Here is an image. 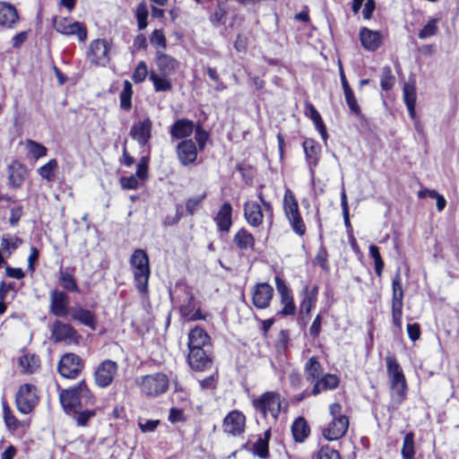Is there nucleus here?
<instances>
[{"label":"nucleus","mask_w":459,"mask_h":459,"mask_svg":"<svg viewBox=\"0 0 459 459\" xmlns=\"http://www.w3.org/2000/svg\"><path fill=\"white\" fill-rule=\"evenodd\" d=\"M60 403L67 414L76 413L93 403V397L84 381L59 394Z\"/></svg>","instance_id":"obj_1"},{"label":"nucleus","mask_w":459,"mask_h":459,"mask_svg":"<svg viewBox=\"0 0 459 459\" xmlns=\"http://www.w3.org/2000/svg\"><path fill=\"white\" fill-rule=\"evenodd\" d=\"M284 399L274 391H267L252 400V405L256 415V421L262 420L269 423V417L276 422L281 411Z\"/></svg>","instance_id":"obj_2"},{"label":"nucleus","mask_w":459,"mask_h":459,"mask_svg":"<svg viewBox=\"0 0 459 459\" xmlns=\"http://www.w3.org/2000/svg\"><path fill=\"white\" fill-rule=\"evenodd\" d=\"M130 265L133 269L135 287L142 294L148 292V283L151 275L149 257L143 249H136L131 255Z\"/></svg>","instance_id":"obj_3"},{"label":"nucleus","mask_w":459,"mask_h":459,"mask_svg":"<svg viewBox=\"0 0 459 459\" xmlns=\"http://www.w3.org/2000/svg\"><path fill=\"white\" fill-rule=\"evenodd\" d=\"M387 373L390 378L392 400L396 404H400L406 395V381L403 370L393 356L385 359Z\"/></svg>","instance_id":"obj_4"},{"label":"nucleus","mask_w":459,"mask_h":459,"mask_svg":"<svg viewBox=\"0 0 459 459\" xmlns=\"http://www.w3.org/2000/svg\"><path fill=\"white\" fill-rule=\"evenodd\" d=\"M283 210L292 230L299 236L306 233V225L299 213V204L293 192L287 188L283 196Z\"/></svg>","instance_id":"obj_5"},{"label":"nucleus","mask_w":459,"mask_h":459,"mask_svg":"<svg viewBox=\"0 0 459 459\" xmlns=\"http://www.w3.org/2000/svg\"><path fill=\"white\" fill-rule=\"evenodd\" d=\"M169 383L168 377L163 373L146 375L136 379L141 392L150 397L164 394L168 390Z\"/></svg>","instance_id":"obj_6"},{"label":"nucleus","mask_w":459,"mask_h":459,"mask_svg":"<svg viewBox=\"0 0 459 459\" xmlns=\"http://www.w3.org/2000/svg\"><path fill=\"white\" fill-rule=\"evenodd\" d=\"M54 27L57 32L63 35L76 36L81 42H84L87 39V30L84 24L70 18H55Z\"/></svg>","instance_id":"obj_7"},{"label":"nucleus","mask_w":459,"mask_h":459,"mask_svg":"<svg viewBox=\"0 0 459 459\" xmlns=\"http://www.w3.org/2000/svg\"><path fill=\"white\" fill-rule=\"evenodd\" d=\"M15 402L20 412L30 413L38 403L36 387L30 384L21 385L16 394Z\"/></svg>","instance_id":"obj_8"},{"label":"nucleus","mask_w":459,"mask_h":459,"mask_svg":"<svg viewBox=\"0 0 459 459\" xmlns=\"http://www.w3.org/2000/svg\"><path fill=\"white\" fill-rule=\"evenodd\" d=\"M51 339L54 342H64L65 344L77 343L80 338L77 331L67 323L56 320L51 328Z\"/></svg>","instance_id":"obj_9"},{"label":"nucleus","mask_w":459,"mask_h":459,"mask_svg":"<svg viewBox=\"0 0 459 459\" xmlns=\"http://www.w3.org/2000/svg\"><path fill=\"white\" fill-rule=\"evenodd\" d=\"M152 122L150 117L135 121L131 126L129 134L141 148H148L150 152L149 142L152 139Z\"/></svg>","instance_id":"obj_10"},{"label":"nucleus","mask_w":459,"mask_h":459,"mask_svg":"<svg viewBox=\"0 0 459 459\" xmlns=\"http://www.w3.org/2000/svg\"><path fill=\"white\" fill-rule=\"evenodd\" d=\"M110 45L104 39H94L90 43L88 58L91 64L106 66L109 60Z\"/></svg>","instance_id":"obj_11"},{"label":"nucleus","mask_w":459,"mask_h":459,"mask_svg":"<svg viewBox=\"0 0 459 459\" xmlns=\"http://www.w3.org/2000/svg\"><path fill=\"white\" fill-rule=\"evenodd\" d=\"M83 368L82 359L74 353H66L59 360L58 372L65 378H76Z\"/></svg>","instance_id":"obj_12"},{"label":"nucleus","mask_w":459,"mask_h":459,"mask_svg":"<svg viewBox=\"0 0 459 459\" xmlns=\"http://www.w3.org/2000/svg\"><path fill=\"white\" fill-rule=\"evenodd\" d=\"M69 296L64 291L55 289L49 292V311L57 317H65L70 312Z\"/></svg>","instance_id":"obj_13"},{"label":"nucleus","mask_w":459,"mask_h":459,"mask_svg":"<svg viewBox=\"0 0 459 459\" xmlns=\"http://www.w3.org/2000/svg\"><path fill=\"white\" fill-rule=\"evenodd\" d=\"M117 364L111 359L102 361L95 371V382L100 387H107L111 385L117 374Z\"/></svg>","instance_id":"obj_14"},{"label":"nucleus","mask_w":459,"mask_h":459,"mask_svg":"<svg viewBox=\"0 0 459 459\" xmlns=\"http://www.w3.org/2000/svg\"><path fill=\"white\" fill-rule=\"evenodd\" d=\"M275 284L281 298V303L283 306V307L279 311V315L283 316L295 315L296 306L293 300L291 290L280 277H275Z\"/></svg>","instance_id":"obj_15"},{"label":"nucleus","mask_w":459,"mask_h":459,"mask_svg":"<svg viewBox=\"0 0 459 459\" xmlns=\"http://www.w3.org/2000/svg\"><path fill=\"white\" fill-rule=\"evenodd\" d=\"M198 148L192 139H185L178 143L176 152L179 162L183 166L194 163L197 159Z\"/></svg>","instance_id":"obj_16"},{"label":"nucleus","mask_w":459,"mask_h":459,"mask_svg":"<svg viewBox=\"0 0 459 459\" xmlns=\"http://www.w3.org/2000/svg\"><path fill=\"white\" fill-rule=\"evenodd\" d=\"M273 296V288L266 283H257L252 291L253 305L258 309H264L270 306Z\"/></svg>","instance_id":"obj_17"},{"label":"nucleus","mask_w":459,"mask_h":459,"mask_svg":"<svg viewBox=\"0 0 459 459\" xmlns=\"http://www.w3.org/2000/svg\"><path fill=\"white\" fill-rule=\"evenodd\" d=\"M306 160L309 169L311 180L314 181L315 168L318 165L321 154V146L314 139L307 138L303 142Z\"/></svg>","instance_id":"obj_18"},{"label":"nucleus","mask_w":459,"mask_h":459,"mask_svg":"<svg viewBox=\"0 0 459 459\" xmlns=\"http://www.w3.org/2000/svg\"><path fill=\"white\" fill-rule=\"evenodd\" d=\"M246 425L245 415L238 411H232L227 414L223 420V429L232 436H239L244 432Z\"/></svg>","instance_id":"obj_19"},{"label":"nucleus","mask_w":459,"mask_h":459,"mask_svg":"<svg viewBox=\"0 0 459 459\" xmlns=\"http://www.w3.org/2000/svg\"><path fill=\"white\" fill-rule=\"evenodd\" d=\"M233 207L230 202H224L213 217L217 230L220 232H229L232 226Z\"/></svg>","instance_id":"obj_20"},{"label":"nucleus","mask_w":459,"mask_h":459,"mask_svg":"<svg viewBox=\"0 0 459 459\" xmlns=\"http://www.w3.org/2000/svg\"><path fill=\"white\" fill-rule=\"evenodd\" d=\"M189 367L195 371H204L212 367V361L204 349H191L187 356Z\"/></svg>","instance_id":"obj_21"},{"label":"nucleus","mask_w":459,"mask_h":459,"mask_svg":"<svg viewBox=\"0 0 459 459\" xmlns=\"http://www.w3.org/2000/svg\"><path fill=\"white\" fill-rule=\"evenodd\" d=\"M348 427L349 420L347 417L335 418L324 429L323 435L327 440H337L344 436Z\"/></svg>","instance_id":"obj_22"},{"label":"nucleus","mask_w":459,"mask_h":459,"mask_svg":"<svg viewBox=\"0 0 459 459\" xmlns=\"http://www.w3.org/2000/svg\"><path fill=\"white\" fill-rule=\"evenodd\" d=\"M359 39L365 49L376 51L382 44L383 36L380 31L362 27L359 30Z\"/></svg>","instance_id":"obj_23"},{"label":"nucleus","mask_w":459,"mask_h":459,"mask_svg":"<svg viewBox=\"0 0 459 459\" xmlns=\"http://www.w3.org/2000/svg\"><path fill=\"white\" fill-rule=\"evenodd\" d=\"M69 315L73 320L78 321L82 325L95 330L97 324L96 316L91 310L83 308L80 305H74L71 307Z\"/></svg>","instance_id":"obj_24"},{"label":"nucleus","mask_w":459,"mask_h":459,"mask_svg":"<svg viewBox=\"0 0 459 459\" xmlns=\"http://www.w3.org/2000/svg\"><path fill=\"white\" fill-rule=\"evenodd\" d=\"M195 124L187 118H179L170 126L169 134L172 138L185 140L191 136L195 130Z\"/></svg>","instance_id":"obj_25"},{"label":"nucleus","mask_w":459,"mask_h":459,"mask_svg":"<svg viewBox=\"0 0 459 459\" xmlns=\"http://www.w3.org/2000/svg\"><path fill=\"white\" fill-rule=\"evenodd\" d=\"M156 65L159 74L165 76H171L178 67V62L176 58L164 54L160 51L156 53Z\"/></svg>","instance_id":"obj_26"},{"label":"nucleus","mask_w":459,"mask_h":459,"mask_svg":"<svg viewBox=\"0 0 459 459\" xmlns=\"http://www.w3.org/2000/svg\"><path fill=\"white\" fill-rule=\"evenodd\" d=\"M19 20L16 8L9 3L0 2V26L13 29Z\"/></svg>","instance_id":"obj_27"},{"label":"nucleus","mask_w":459,"mask_h":459,"mask_svg":"<svg viewBox=\"0 0 459 459\" xmlns=\"http://www.w3.org/2000/svg\"><path fill=\"white\" fill-rule=\"evenodd\" d=\"M27 175V168L18 160H13L8 166V180L13 188H19L23 184Z\"/></svg>","instance_id":"obj_28"},{"label":"nucleus","mask_w":459,"mask_h":459,"mask_svg":"<svg viewBox=\"0 0 459 459\" xmlns=\"http://www.w3.org/2000/svg\"><path fill=\"white\" fill-rule=\"evenodd\" d=\"M244 217L250 226H260L264 220V214L261 206L255 202L246 203L244 206Z\"/></svg>","instance_id":"obj_29"},{"label":"nucleus","mask_w":459,"mask_h":459,"mask_svg":"<svg viewBox=\"0 0 459 459\" xmlns=\"http://www.w3.org/2000/svg\"><path fill=\"white\" fill-rule=\"evenodd\" d=\"M339 378L333 374L322 375L316 382L311 394L317 395L323 391L335 389L339 385Z\"/></svg>","instance_id":"obj_30"},{"label":"nucleus","mask_w":459,"mask_h":459,"mask_svg":"<svg viewBox=\"0 0 459 459\" xmlns=\"http://www.w3.org/2000/svg\"><path fill=\"white\" fill-rule=\"evenodd\" d=\"M318 290L319 288L316 285H315L311 290L308 289L307 285L303 288V299L300 303L301 313L306 314L307 316L310 315V312L317 300Z\"/></svg>","instance_id":"obj_31"},{"label":"nucleus","mask_w":459,"mask_h":459,"mask_svg":"<svg viewBox=\"0 0 459 459\" xmlns=\"http://www.w3.org/2000/svg\"><path fill=\"white\" fill-rule=\"evenodd\" d=\"M210 340L209 335L201 327H195L188 334V349H204Z\"/></svg>","instance_id":"obj_32"},{"label":"nucleus","mask_w":459,"mask_h":459,"mask_svg":"<svg viewBox=\"0 0 459 459\" xmlns=\"http://www.w3.org/2000/svg\"><path fill=\"white\" fill-rule=\"evenodd\" d=\"M233 243L240 250H253L255 247V238L247 230L241 228L234 235Z\"/></svg>","instance_id":"obj_33"},{"label":"nucleus","mask_w":459,"mask_h":459,"mask_svg":"<svg viewBox=\"0 0 459 459\" xmlns=\"http://www.w3.org/2000/svg\"><path fill=\"white\" fill-rule=\"evenodd\" d=\"M307 381L315 383L323 374V367L316 357H311L304 366Z\"/></svg>","instance_id":"obj_34"},{"label":"nucleus","mask_w":459,"mask_h":459,"mask_svg":"<svg viewBox=\"0 0 459 459\" xmlns=\"http://www.w3.org/2000/svg\"><path fill=\"white\" fill-rule=\"evenodd\" d=\"M291 432L296 442H303L307 437L310 429L303 417H299L292 423Z\"/></svg>","instance_id":"obj_35"},{"label":"nucleus","mask_w":459,"mask_h":459,"mask_svg":"<svg viewBox=\"0 0 459 459\" xmlns=\"http://www.w3.org/2000/svg\"><path fill=\"white\" fill-rule=\"evenodd\" d=\"M19 366L24 373L32 374L40 366V360L35 354H24L19 359Z\"/></svg>","instance_id":"obj_36"},{"label":"nucleus","mask_w":459,"mask_h":459,"mask_svg":"<svg viewBox=\"0 0 459 459\" xmlns=\"http://www.w3.org/2000/svg\"><path fill=\"white\" fill-rule=\"evenodd\" d=\"M169 77L157 74L154 71L150 73V81L152 82L156 92L169 91L172 89V82Z\"/></svg>","instance_id":"obj_37"},{"label":"nucleus","mask_w":459,"mask_h":459,"mask_svg":"<svg viewBox=\"0 0 459 459\" xmlns=\"http://www.w3.org/2000/svg\"><path fill=\"white\" fill-rule=\"evenodd\" d=\"M58 281L62 288L65 290L76 293L80 292L75 278L68 272L60 270L58 273Z\"/></svg>","instance_id":"obj_38"},{"label":"nucleus","mask_w":459,"mask_h":459,"mask_svg":"<svg viewBox=\"0 0 459 459\" xmlns=\"http://www.w3.org/2000/svg\"><path fill=\"white\" fill-rule=\"evenodd\" d=\"M403 100L411 118L415 116L416 90L413 85L405 84L403 87Z\"/></svg>","instance_id":"obj_39"},{"label":"nucleus","mask_w":459,"mask_h":459,"mask_svg":"<svg viewBox=\"0 0 459 459\" xmlns=\"http://www.w3.org/2000/svg\"><path fill=\"white\" fill-rule=\"evenodd\" d=\"M25 147L28 154L35 160L43 158L48 154V149L43 144L30 139L26 140Z\"/></svg>","instance_id":"obj_40"},{"label":"nucleus","mask_w":459,"mask_h":459,"mask_svg":"<svg viewBox=\"0 0 459 459\" xmlns=\"http://www.w3.org/2000/svg\"><path fill=\"white\" fill-rule=\"evenodd\" d=\"M133 85L126 80L123 82V90L119 94L120 108L124 110H129L132 107Z\"/></svg>","instance_id":"obj_41"},{"label":"nucleus","mask_w":459,"mask_h":459,"mask_svg":"<svg viewBox=\"0 0 459 459\" xmlns=\"http://www.w3.org/2000/svg\"><path fill=\"white\" fill-rule=\"evenodd\" d=\"M58 164L56 159L49 160L46 164L38 169V174L48 181H53L55 178V170L57 169Z\"/></svg>","instance_id":"obj_42"},{"label":"nucleus","mask_w":459,"mask_h":459,"mask_svg":"<svg viewBox=\"0 0 459 459\" xmlns=\"http://www.w3.org/2000/svg\"><path fill=\"white\" fill-rule=\"evenodd\" d=\"M206 196L207 194L204 192L202 195L188 198L186 202V210L187 213L193 215L199 211L202 208Z\"/></svg>","instance_id":"obj_43"},{"label":"nucleus","mask_w":459,"mask_h":459,"mask_svg":"<svg viewBox=\"0 0 459 459\" xmlns=\"http://www.w3.org/2000/svg\"><path fill=\"white\" fill-rule=\"evenodd\" d=\"M414 455V435L412 432H409L403 438L402 455L404 459H412Z\"/></svg>","instance_id":"obj_44"},{"label":"nucleus","mask_w":459,"mask_h":459,"mask_svg":"<svg viewBox=\"0 0 459 459\" xmlns=\"http://www.w3.org/2000/svg\"><path fill=\"white\" fill-rule=\"evenodd\" d=\"M368 250L370 257L374 260L375 272L377 275L380 277L382 275L385 264L381 257L379 249L377 246L370 245Z\"/></svg>","instance_id":"obj_45"},{"label":"nucleus","mask_w":459,"mask_h":459,"mask_svg":"<svg viewBox=\"0 0 459 459\" xmlns=\"http://www.w3.org/2000/svg\"><path fill=\"white\" fill-rule=\"evenodd\" d=\"M437 22L438 19L437 18L429 20L428 23L420 30L419 38L420 39H426L435 36L438 31Z\"/></svg>","instance_id":"obj_46"},{"label":"nucleus","mask_w":459,"mask_h":459,"mask_svg":"<svg viewBox=\"0 0 459 459\" xmlns=\"http://www.w3.org/2000/svg\"><path fill=\"white\" fill-rule=\"evenodd\" d=\"M395 82L394 76L392 74L391 68L385 66L381 74L380 86L384 91H389L393 88Z\"/></svg>","instance_id":"obj_47"},{"label":"nucleus","mask_w":459,"mask_h":459,"mask_svg":"<svg viewBox=\"0 0 459 459\" xmlns=\"http://www.w3.org/2000/svg\"><path fill=\"white\" fill-rule=\"evenodd\" d=\"M148 74L150 75V73L148 72L146 63L144 61H141L134 70L132 79L135 83H141L146 79Z\"/></svg>","instance_id":"obj_48"},{"label":"nucleus","mask_w":459,"mask_h":459,"mask_svg":"<svg viewBox=\"0 0 459 459\" xmlns=\"http://www.w3.org/2000/svg\"><path fill=\"white\" fill-rule=\"evenodd\" d=\"M253 453L260 458L266 459L269 456V447L266 439L259 437L253 446Z\"/></svg>","instance_id":"obj_49"},{"label":"nucleus","mask_w":459,"mask_h":459,"mask_svg":"<svg viewBox=\"0 0 459 459\" xmlns=\"http://www.w3.org/2000/svg\"><path fill=\"white\" fill-rule=\"evenodd\" d=\"M195 140L199 151H203L205 147L207 141L209 140V134L201 126H197L195 127Z\"/></svg>","instance_id":"obj_50"},{"label":"nucleus","mask_w":459,"mask_h":459,"mask_svg":"<svg viewBox=\"0 0 459 459\" xmlns=\"http://www.w3.org/2000/svg\"><path fill=\"white\" fill-rule=\"evenodd\" d=\"M227 10L219 4L214 13L210 16V21L214 26H220L226 22Z\"/></svg>","instance_id":"obj_51"},{"label":"nucleus","mask_w":459,"mask_h":459,"mask_svg":"<svg viewBox=\"0 0 459 459\" xmlns=\"http://www.w3.org/2000/svg\"><path fill=\"white\" fill-rule=\"evenodd\" d=\"M403 301H392V319L395 326L402 325Z\"/></svg>","instance_id":"obj_52"},{"label":"nucleus","mask_w":459,"mask_h":459,"mask_svg":"<svg viewBox=\"0 0 459 459\" xmlns=\"http://www.w3.org/2000/svg\"><path fill=\"white\" fill-rule=\"evenodd\" d=\"M136 18L139 30H144L147 27L148 10L145 4L141 3L136 9Z\"/></svg>","instance_id":"obj_53"},{"label":"nucleus","mask_w":459,"mask_h":459,"mask_svg":"<svg viewBox=\"0 0 459 459\" xmlns=\"http://www.w3.org/2000/svg\"><path fill=\"white\" fill-rule=\"evenodd\" d=\"M71 415L74 416L78 426L84 427L87 425L89 420L95 415V411L93 410L82 409L78 412L72 413Z\"/></svg>","instance_id":"obj_54"},{"label":"nucleus","mask_w":459,"mask_h":459,"mask_svg":"<svg viewBox=\"0 0 459 459\" xmlns=\"http://www.w3.org/2000/svg\"><path fill=\"white\" fill-rule=\"evenodd\" d=\"M343 93L350 110L355 115L359 116L360 114V108L357 103V100L355 98L352 89L344 91Z\"/></svg>","instance_id":"obj_55"},{"label":"nucleus","mask_w":459,"mask_h":459,"mask_svg":"<svg viewBox=\"0 0 459 459\" xmlns=\"http://www.w3.org/2000/svg\"><path fill=\"white\" fill-rule=\"evenodd\" d=\"M3 410H4V422H5L6 426L9 429H16L19 427V421L13 415L9 407L4 403H3Z\"/></svg>","instance_id":"obj_56"},{"label":"nucleus","mask_w":459,"mask_h":459,"mask_svg":"<svg viewBox=\"0 0 459 459\" xmlns=\"http://www.w3.org/2000/svg\"><path fill=\"white\" fill-rule=\"evenodd\" d=\"M195 308V304L194 295L192 293H189L187 297V302L182 305L180 307V314L184 318L187 319L189 316L193 313Z\"/></svg>","instance_id":"obj_57"},{"label":"nucleus","mask_w":459,"mask_h":459,"mask_svg":"<svg viewBox=\"0 0 459 459\" xmlns=\"http://www.w3.org/2000/svg\"><path fill=\"white\" fill-rule=\"evenodd\" d=\"M316 459H341V457L338 451L329 446H323L318 451Z\"/></svg>","instance_id":"obj_58"},{"label":"nucleus","mask_w":459,"mask_h":459,"mask_svg":"<svg viewBox=\"0 0 459 459\" xmlns=\"http://www.w3.org/2000/svg\"><path fill=\"white\" fill-rule=\"evenodd\" d=\"M341 206H342V212L343 215L344 224L346 228L351 227V221L349 217V205H348V199L347 195L344 190L341 193Z\"/></svg>","instance_id":"obj_59"},{"label":"nucleus","mask_w":459,"mask_h":459,"mask_svg":"<svg viewBox=\"0 0 459 459\" xmlns=\"http://www.w3.org/2000/svg\"><path fill=\"white\" fill-rule=\"evenodd\" d=\"M120 184L122 188L134 190L139 186V180L136 176L122 177L120 178Z\"/></svg>","instance_id":"obj_60"},{"label":"nucleus","mask_w":459,"mask_h":459,"mask_svg":"<svg viewBox=\"0 0 459 459\" xmlns=\"http://www.w3.org/2000/svg\"><path fill=\"white\" fill-rule=\"evenodd\" d=\"M151 43L154 46L166 48V38L160 30H154L151 36Z\"/></svg>","instance_id":"obj_61"},{"label":"nucleus","mask_w":459,"mask_h":459,"mask_svg":"<svg viewBox=\"0 0 459 459\" xmlns=\"http://www.w3.org/2000/svg\"><path fill=\"white\" fill-rule=\"evenodd\" d=\"M21 244H22V239L17 237L3 238V239H2V247L4 250H14Z\"/></svg>","instance_id":"obj_62"},{"label":"nucleus","mask_w":459,"mask_h":459,"mask_svg":"<svg viewBox=\"0 0 459 459\" xmlns=\"http://www.w3.org/2000/svg\"><path fill=\"white\" fill-rule=\"evenodd\" d=\"M148 157H143L140 162L137 165L136 174L135 176L140 179H144L147 177L148 172Z\"/></svg>","instance_id":"obj_63"},{"label":"nucleus","mask_w":459,"mask_h":459,"mask_svg":"<svg viewBox=\"0 0 459 459\" xmlns=\"http://www.w3.org/2000/svg\"><path fill=\"white\" fill-rule=\"evenodd\" d=\"M314 263L315 264L319 265L324 270L328 269L327 253L324 247H320V249L318 250Z\"/></svg>","instance_id":"obj_64"}]
</instances>
